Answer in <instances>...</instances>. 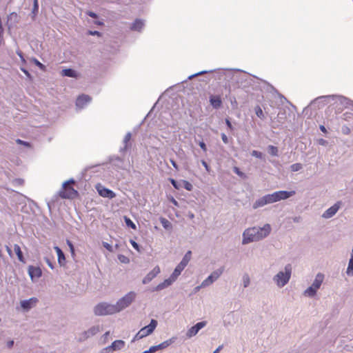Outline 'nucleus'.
Segmentation results:
<instances>
[{"label": "nucleus", "instance_id": "4c0bfd02", "mask_svg": "<svg viewBox=\"0 0 353 353\" xmlns=\"http://www.w3.org/2000/svg\"><path fill=\"white\" fill-rule=\"evenodd\" d=\"M124 220L127 226L131 228L132 229H136V225L129 217L124 216Z\"/></svg>", "mask_w": 353, "mask_h": 353}, {"label": "nucleus", "instance_id": "5701e85b", "mask_svg": "<svg viewBox=\"0 0 353 353\" xmlns=\"http://www.w3.org/2000/svg\"><path fill=\"white\" fill-rule=\"evenodd\" d=\"M234 314L233 312H230L228 314L223 320V325L224 327H227L228 326H232L234 325V322H232L234 319Z\"/></svg>", "mask_w": 353, "mask_h": 353}, {"label": "nucleus", "instance_id": "58836bf2", "mask_svg": "<svg viewBox=\"0 0 353 353\" xmlns=\"http://www.w3.org/2000/svg\"><path fill=\"white\" fill-rule=\"evenodd\" d=\"M302 168H303L302 164L297 163H294V164L291 165L290 170L292 172H297V171H299L300 170H301Z\"/></svg>", "mask_w": 353, "mask_h": 353}, {"label": "nucleus", "instance_id": "dca6fc26", "mask_svg": "<svg viewBox=\"0 0 353 353\" xmlns=\"http://www.w3.org/2000/svg\"><path fill=\"white\" fill-rule=\"evenodd\" d=\"M37 301V298L32 297L28 300L21 301L20 304L23 310L28 311L32 307V305Z\"/></svg>", "mask_w": 353, "mask_h": 353}, {"label": "nucleus", "instance_id": "6ab92c4d", "mask_svg": "<svg viewBox=\"0 0 353 353\" xmlns=\"http://www.w3.org/2000/svg\"><path fill=\"white\" fill-rule=\"evenodd\" d=\"M210 103L211 105L215 109L220 108L222 105L221 99L220 96H219V95L210 96Z\"/></svg>", "mask_w": 353, "mask_h": 353}, {"label": "nucleus", "instance_id": "ea45409f", "mask_svg": "<svg viewBox=\"0 0 353 353\" xmlns=\"http://www.w3.org/2000/svg\"><path fill=\"white\" fill-rule=\"evenodd\" d=\"M88 338H90V337L88 336L87 332L84 331V332H83L82 333H81L79 334L78 341H80V342H82V341H84L85 340H86Z\"/></svg>", "mask_w": 353, "mask_h": 353}, {"label": "nucleus", "instance_id": "a19ab883", "mask_svg": "<svg viewBox=\"0 0 353 353\" xmlns=\"http://www.w3.org/2000/svg\"><path fill=\"white\" fill-rule=\"evenodd\" d=\"M143 332H140L139 331L137 334L134 336V338L132 339V343H134L135 341L137 340H139L141 339H143V337H145V336L142 333Z\"/></svg>", "mask_w": 353, "mask_h": 353}, {"label": "nucleus", "instance_id": "13d9d810", "mask_svg": "<svg viewBox=\"0 0 353 353\" xmlns=\"http://www.w3.org/2000/svg\"><path fill=\"white\" fill-rule=\"evenodd\" d=\"M199 145L201 147V148L203 150V152H206L207 151L206 145H205V143L203 141H199Z\"/></svg>", "mask_w": 353, "mask_h": 353}, {"label": "nucleus", "instance_id": "864d4df0", "mask_svg": "<svg viewBox=\"0 0 353 353\" xmlns=\"http://www.w3.org/2000/svg\"><path fill=\"white\" fill-rule=\"evenodd\" d=\"M130 243L132 245V246L135 249L137 250V251H139V244L135 242L133 240H130Z\"/></svg>", "mask_w": 353, "mask_h": 353}, {"label": "nucleus", "instance_id": "aec40b11", "mask_svg": "<svg viewBox=\"0 0 353 353\" xmlns=\"http://www.w3.org/2000/svg\"><path fill=\"white\" fill-rule=\"evenodd\" d=\"M295 191H285V190H280L277 191L278 198L279 201L284 200L290 198V196L295 194Z\"/></svg>", "mask_w": 353, "mask_h": 353}, {"label": "nucleus", "instance_id": "69168bd1", "mask_svg": "<svg viewBox=\"0 0 353 353\" xmlns=\"http://www.w3.org/2000/svg\"><path fill=\"white\" fill-rule=\"evenodd\" d=\"M14 341H13V340H10V341H8L7 342V347H8V348H10H10H12V347H13V345H14Z\"/></svg>", "mask_w": 353, "mask_h": 353}, {"label": "nucleus", "instance_id": "9d476101", "mask_svg": "<svg viewBox=\"0 0 353 353\" xmlns=\"http://www.w3.org/2000/svg\"><path fill=\"white\" fill-rule=\"evenodd\" d=\"M341 205V201H337L332 206L326 210L322 214L323 219H330L334 216L338 210H339Z\"/></svg>", "mask_w": 353, "mask_h": 353}, {"label": "nucleus", "instance_id": "39448f33", "mask_svg": "<svg viewBox=\"0 0 353 353\" xmlns=\"http://www.w3.org/2000/svg\"><path fill=\"white\" fill-rule=\"evenodd\" d=\"M324 279V275L322 273H318L311 286L307 288L303 292L306 296L313 297L316 295L317 290L320 288Z\"/></svg>", "mask_w": 353, "mask_h": 353}, {"label": "nucleus", "instance_id": "6e6d98bb", "mask_svg": "<svg viewBox=\"0 0 353 353\" xmlns=\"http://www.w3.org/2000/svg\"><path fill=\"white\" fill-rule=\"evenodd\" d=\"M67 244H68V247L70 248V250L72 254H74V245H73L72 243L70 241L67 240Z\"/></svg>", "mask_w": 353, "mask_h": 353}, {"label": "nucleus", "instance_id": "4468645a", "mask_svg": "<svg viewBox=\"0 0 353 353\" xmlns=\"http://www.w3.org/2000/svg\"><path fill=\"white\" fill-rule=\"evenodd\" d=\"M125 346V342L123 340H116L112 343V344L107 347L105 350L109 352L113 351L119 350L123 348Z\"/></svg>", "mask_w": 353, "mask_h": 353}, {"label": "nucleus", "instance_id": "4be33fe9", "mask_svg": "<svg viewBox=\"0 0 353 353\" xmlns=\"http://www.w3.org/2000/svg\"><path fill=\"white\" fill-rule=\"evenodd\" d=\"M131 138H132V134H131V132H128L125 134V136L123 139V143L124 144V146L121 148V150H120L121 152H124L130 148L131 144H130V141L131 140Z\"/></svg>", "mask_w": 353, "mask_h": 353}, {"label": "nucleus", "instance_id": "2eb2a0df", "mask_svg": "<svg viewBox=\"0 0 353 353\" xmlns=\"http://www.w3.org/2000/svg\"><path fill=\"white\" fill-rule=\"evenodd\" d=\"M91 98L88 95L82 94L79 96L76 101V105L79 108H83L85 105L90 103Z\"/></svg>", "mask_w": 353, "mask_h": 353}, {"label": "nucleus", "instance_id": "603ef678", "mask_svg": "<svg viewBox=\"0 0 353 353\" xmlns=\"http://www.w3.org/2000/svg\"><path fill=\"white\" fill-rule=\"evenodd\" d=\"M342 132L345 134H348L350 132V129L347 126H343L341 128Z\"/></svg>", "mask_w": 353, "mask_h": 353}, {"label": "nucleus", "instance_id": "f704fd0d", "mask_svg": "<svg viewBox=\"0 0 353 353\" xmlns=\"http://www.w3.org/2000/svg\"><path fill=\"white\" fill-rule=\"evenodd\" d=\"M346 273L348 276H353V258H350Z\"/></svg>", "mask_w": 353, "mask_h": 353}, {"label": "nucleus", "instance_id": "b1692460", "mask_svg": "<svg viewBox=\"0 0 353 353\" xmlns=\"http://www.w3.org/2000/svg\"><path fill=\"white\" fill-rule=\"evenodd\" d=\"M28 273L32 279L34 276L40 277L41 276V270H40V268L34 266L29 267Z\"/></svg>", "mask_w": 353, "mask_h": 353}, {"label": "nucleus", "instance_id": "0eeeda50", "mask_svg": "<svg viewBox=\"0 0 353 353\" xmlns=\"http://www.w3.org/2000/svg\"><path fill=\"white\" fill-rule=\"evenodd\" d=\"M223 272V268L212 272L205 280L202 281V286L208 287L216 281Z\"/></svg>", "mask_w": 353, "mask_h": 353}, {"label": "nucleus", "instance_id": "c9c22d12", "mask_svg": "<svg viewBox=\"0 0 353 353\" xmlns=\"http://www.w3.org/2000/svg\"><path fill=\"white\" fill-rule=\"evenodd\" d=\"M243 285L244 288L248 287L250 283V279L248 274H244L242 277Z\"/></svg>", "mask_w": 353, "mask_h": 353}, {"label": "nucleus", "instance_id": "4d7b16f0", "mask_svg": "<svg viewBox=\"0 0 353 353\" xmlns=\"http://www.w3.org/2000/svg\"><path fill=\"white\" fill-rule=\"evenodd\" d=\"M221 139H222L223 142L225 144H228L229 142L227 135L224 133L221 134Z\"/></svg>", "mask_w": 353, "mask_h": 353}, {"label": "nucleus", "instance_id": "37998d69", "mask_svg": "<svg viewBox=\"0 0 353 353\" xmlns=\"http://www.w3.org/2000/svg\"><path fill=\"white\" fill-rule=\"evenodd\" d=\"M252 156L261 159L263 158V154L257 150H252L251 152Z\"/></svg>", "mask_w": 353, "mask_h": 353}, {"label": "nucleus", "instance_id": "7c9ffc66", "mask_svg": "<svg viewBox=\"0 0 353 353\" xmlns=\"http://www.w3.org/2000/svg\"><path fill=\"white\" fill-rule=\"evenodd\" d=\"M159 220H160V222H161L162 226L165 230H170L172 229V225L168 219H166L164 217H161Z\"/></svg>", "mask_w": 353, "mask_h": 353}, {"label": "nucleus", "instance_id": "49530a36", "mask_svg": "<svg viewBox=\"0 0 353 353\" xmlns=\"http://www.w3.org/2000/svg\"><path fill=\"white\" fill-rule=\"evenodd\" d=\"M256 114L259 118H263V110L259 106L256 108Z\"/></svg>", "mask_w": 353, "mask_h": 353}, {"label": "nucleus", "instance_id": "e433bc0d", "mask_svg": "<svg viewBox=\"0 0 353 353\" xmlns=\"http://www.w3.org/2000/svg\"><path fill=\"white\" fill-rule=\"evenodd\" d=\"M112 163L114 165L122 168L123 160L120 157H116L112 159Z\"/></svg>", "mask_w": 353, "mask_h": 353}, {"label": "nucleus", "instance_id": "5fc2aeb1", "mask_svg": "<svg viewBox=\"0 0 353 353\" xmlns=\"http://www.w3.org/2000/svg\"><path fill=\"white\" fill-rule=\"evenodd\" d=\"M88 34L89 35H93V36H101V33L99 31L97 30H88Z\"/></svg>", "mask_w": 353, "mask_h": 353}, {"label": "nucleus", "instance_id": "a878e982", "mask_svg": "<svg viewBox=\"0 0 353 353\" xmlns=\"http://www.w3.org/2000/svg\"><path fill=\"white\" fill-rule=\"evenodd\" d=\"M191 256H192V252L189 250L185 253V254L183 257L181 261L179 264L185 268L187 266V265L188 264L189 261H190Z\"/></svg>", "mask_w": 353, "mask_h": 353}, {"label": "nucleus", "instance_id": "bb28decb", "mask_svg": "<svg viewBox=\"0 0 353 353\" xmlns=\"http://www.w3.org/2000/svg\"><path fill=\"white\" fill-rule=\"evenodd\" d=\"M61 74H62V76H64V77H74V78L77 77V72L71 68L63 69L61 71Z\"/></svg>", "mask_w": 353, "mask_h": 353}, {"label": "nucleus", "instance_id": "79ce46f5", "mask_svg": "<svg viewBox=\"0 0 353 353\" xmlns=\"http://www.w3.org/2000/svg\"><path fill=\"white\" fill-rule=\"evenodd\" d=\"M183 188L185 190H187L188 191H191L192 190L193 186L190 182H188L187 181H183Z\"/></svg>", "mask_w": 353, "mask_h": 353}, {"label": "nucleus", "instance_id": "0e129e2a", "mask_svg": "<svg viewBox=\"0 0 353 353\" xmlns=\"http://www.w3.org/2000/svg\"><path fill=\"white\" fill-rule=\"evenodd\" d=\"M87 14L94 19H97L98 17V15L92 11L87 12Z\"/></svg>", "mask_w": 353, "mask_h": 353}, {"label": "nucleus", "instance_id": "f3484780", "mask_svg": "<svg viewBox=\"0 0 353 353\" xmlns=\"http://www.w3.org/2000/svg\"><path fill=\"white\" fill-rule=\"evenodd\" d=\"M145 26V21L143 19H137L131 25L130 29L133 31L141 32Z\"/></svg>", "mask_w": 353, "mask_h": 353}, {"label": "nucleus", "instance_id": "774afa93", "mask_svg": "<svg viewBox=\"0 0 353 353\" xmlns=\"http://www.w3.org/2000/svg\"><path fill=\"white\" fill-rule=\"evenodd\" d=\"M225 123L227 125V126L230 128V129H232V125L231 123V122L228 120V119H225Z\"/></svg>", "mask_w": 353, "mask_h": 353}, {"label": "nucleus", "instance_id": "a211bd4d", "mask_svg": "<svg viewBox=\"0 0 353 353\" xmlns=\"http://www.w3.org/2000/svg\"><path fill=\"white\" fill-rule=\"evenodd\" d=\"M174 281L172 279V278L170 276L168 279H165L163 282L160 283L159 285H157L153 290V291H161L170 285H171Z\"/></svg>", "mask_w": 353, "mask_h": 353}, {"label": "nucleus", "instance_id": "393cba45", "mask_svg": "<svg viewBox=\"0 0 353 353\" xmlns=\"http://www.w3.org/2000/svg\"><path fill=\"white\" fill-rule=\"evenodd\" d=\"M54 250H55V251H56V252L57 254L59 263L61 265H63L64 262H65V260L64 253L63 252L61 249L59 248L58 246H55L54 247Z\"/></svg>", "mask_w": 353, "mask_h": 353}, {"label": "nucleus", "instance_id": "338daca9", "mask_svg": "<svg viewBox=\"0 0 353 353\" xmlns=\"http://www.w3.org/2000/svg\"><path fill=\"white\" fill-rule=\"evenodd\" d=\"M206 288V287L205 286H202V283H201L200 285H198V286L194 288V292L196 293L198 291H199L201 288Z\"/></svg>", "mask_w": 353, "mask_h": 353}, {"label": "nucleus", "instance_id": "f03ea898", "mask_svg": "<svg viewBox=\"0 0 353 353\" xmlns=\"http://www.w3.org/2000/svg\"><path fill=\"white\" fill-rule=\"evenodd\" d=\"M284 272L280 271L273 277V281L277 286L282 288L285 286L289 281L292 274V266L288 264L285 266Z\"/></svg>", "mask_w": 353, "mask_h": 353}, {"label": "nucleus", "instance_id": "f257e3e1", "mask_svg": "<svg viewBox=\"0 0 353 353\" xmlns=\"http://www.w3.org/2000/svg\"><path fill=\"white\" fill-rule=\"evenodd\" d=\"M271 232V227L265 224L263 227H253L244 230L243 232L242 244L246 245L251 242L260 241L268 236Z\"/></svg>", "mask_w": 353, "mask_h": 353}, {"label": "nucleus", "instance_id": "c85d7f7f", "mask_svg": "<svg viewBox=\"0 0 353 353\" xmlns=\"http://www.w3.org/2000/svg\"><path fill=\"white\" fill-rule=\"evenodd\" d=\"M14 252L17 256V258L19 259V261L22 262V263H25V259H24V257H23V252L21 250V248L19 247V245L17 244H14Z\"/></svg>", "mask_w": 353, "mask_h": 353}, {"label": "nucleus", "instance_id": "2f4dec72", "mask_svg": "<svg viewBox=\"0 0 353 353\" xmlns=\"http://www.w3.org/2000/svg\"><path fill=\"white\" fill-rule=\"evenodd\" d=\"M99 331H100V328H99V325L92 326V327H90V329L86 330L89 337L94 336L98 332H99Z\"/></svg>", "mask_w": 353, "mask_h": 353}, {"label": "nucleus", "instance_id": "7ed1b4c3", "mask_svg": "<svg viewBox=\"0 0 353 353\" xmlns=\"http://www.w3.org/2000/svg\"><path fill=\"white\" fill-rule=\"evenodd\" d=\"M94 313L97 316L110 315L117 313L114 304L101 302L94 308Z\"/></svg>", "mask_w": 353, "mask_h": 353}, {"label": "nucleus", "instance_id": "1a4fd4ad", "mask_svg": "<svg viewBox=\"0 0 353 353\" xmlns=\"http://www.w3.org/2000/svg\"><path fill=\"white\" fill-rule=\"evenodd\" d=\"M334 99L333 95H327V96H321L319 97L314 100H313L309 106H315L316 105L318 108H321L323 107L329 101L330 99Z\"/></svg>", "mask_w": 353, "mask_h": 353}, {"label": "nucleus", "instance_id": "680f3d73", "mask_svg": "<svg viewBox=\"0 0 353 353\" xmlns=\"http://www.w3.org/2000/svg\"><path fill=\"white\" fill-rule=\"evenodd\" d=\"M170 183L173 185V187L176 189H179V186L178 185V183L173 179H170Z\"/></svg>", "mask_w": 353, "mask_h": 353}, {"label": "nucleus", "instance_id": "c756f323", "mask_svg": "<svg viewBox=\"0 0 353 353\" xmlns=\"http://www.w3.org/2000/svg\"><path fill=\"white\" fill-rule=\"evenodd\" d=\"M174 341V339H170L167 341H163V343L154 345L156 347L157 351L159 350H163L170 345Z\"/></svg>", "mask_w": 353, "mask_h": 353}, {"label": "nucleus", "instance_id": "c03bdc74", "mask_svg": "<svg viewBox=\"0 0 353 353\" xmlns=\"http://www.w3.org/2000/svg\"><path fill=\"white\" fill-rule=\"evenodd\" d=\"M39 11V3L38 0H34L32 13L36 14Z\"/></svg>", "mask_w": 353, "mask_h": 353}, {"label": "nucleus", "instance_id": "de8ad7c7", "mask_svg": "<svg viewBox=\"0 0 353 353\" xmlns=\"http://www.w3.org/2000/svg\"><path fill=\"white\" fill-rule=\"evenodd\" d=\"M212 72V70H210V71H207V70L201 71L199 72H197V73H196L194 74H192V75L188 77V79H191L192 78H193L194 77H196V76H199V75H201V74H206L208 72Z\"/></svg>", "mask_w": 353, "mask_h": 353}, {"label": "nucleus", "instance_id": "412c9836", "mask_svg": "<svg viewBox=\"0 0 353 353\" xmlns=\"http://www.w3.org/2000/svg\"><path fill=\"white\" fill-rule=\"evenodd\" d=\"M270 204L267 195L257 199L253 204V208L256 209L264 206L265 205Z\"/></svg>", "mask_w": 353, "mask_h": 353}, {"label": "nucleus", "instance_id": "ddd939ff", "mask_svg": "<svg viewBox=\"0 0 353 353\" xmlns=\"http://www.w3.org/2000/svg\"><path fill=\"white\" fill-rule=\"evenodd\" d=\"M157 326V321L154 319H152L150 323L148 325L141 328L139 331L143 332V334L145 336H147L153 332Z\"/></svg>", "mask_w": 353, "mask_h": 353}, {"label": "nucleus", "instance_id": "6e6552de", "mask_svg": "<svg viewBox=\"0 0 353 353\" xmlns=\"http://www.w3.org/2000/svg\"><path fill=\"white\" fill-rule=\"evenodd\" d=\"M96 189L99 194L102 197L111 199L116 196V194L112 190L105 188L101 184H97L96 185Z\"/></svg>", "mask_w": 353, "mask_h": 353}, {"label": "nucleus", "instance_id": "09e8293b", "mask_svg": "<svg viewBox=\"0 0 353 353\" xmlns=\"http://www.w3.org/2000/svg\"><path fill=\"white\" fill-rule=\"evenodd\" d=\"M318 143L323 146H327L328 145V141L323 139H319L318 140Z\"/></svg>", "mask_w": 353, "mask_h": 353}, {"label": "nucleus", "instance_id": "e2e57ef3", "mask_svg": "<svg viewBox=\"0 0 353 353\" xmlns=\"http://www.w3.org/2000/svg\"><path fill=\"white\" fill-rule=\"evenodd\" d=\"M170 161L171 164L172 165V166L174 168V169L178 171L179 170V166L176 164V161L172 159H170Z\"/></svg>", "mask_w": 353, "mask_h": 353}, {"label": "nucleus", "instance_id": "8fccbe9b", "mask_svg": "<svg viewBox=\"0 0 353 353\" xmlns=\"http://www.w3.org/2000/svg\"><path fill=\"white\" fill-rule=\"evenodd\" d=\"M34 61L35 65H37L40 69H41V70L45 69V65L43 64H42L41 62H39L37 59H34Z\"/></svg>", "mask_w": 353, "mask_h": 353}, {"label": "nucleus", "instance_id": "3c124183", "mask_svg": "<svg viewBox=\"0 0 353 353\" xmlns=\"http://www.w3.org/2000/svg\"><path fill=\"white\" fill-rule=\"evenodd\" d=\"M233 170L237 175L240 176H244V173L241 172L237 167H234Z\"/></svg>", "mask_w": 353, "mask_h": 353}, {"label": "nucleus", "instance_id": "f8f14e48", "mask_svg": "<svg viewBox=\"0 0 353 353\" xmlns=\"http://www.w3.org/2000/svg\"><path fill=\"white\" fill-rule=\"evenodd\" d=\"M160 268L157 265L155 266L152 270H151L143 279L142 283L143 284H147L150 283L153 279H154L159 273H160Z\"/></svg>", "mask_w": 353, "mask_h": 353}, {"label": "nucleus", "instance_id": "a18cd8bd", "mask_svg": "<svg viewBox=\"0 0 353 353\" xmlns=\"http://www.w3.org/2000/svg\"><path fill=\"white\" fill-rule=\"evenodd\" d=\"M103 246L107 249L109 252H114L112 246L107 242H103Z\"/></svg>", "mask_w": 353, "mask_h": 353}, {"label": "nucleus", "instance_id": "72a5a7b5", "mask_svg": "<svg viewBox=\"0 0 353 353\" xmlns=\"http://www.w3.org/2000/svg\"><path fill=\"white\" fill-rule=\"evenodd\" d=\"M268 149L269 154L272 156L277 157L279 155V150L277 147L274 145H269Z\"/></svg>", "mask_w": 353, "mask_h": 353}, {"label": "nucleus", "instance_id": "473e14b6", "mask_svg": "<svg viewBox=\"0 0 353 353\" xmlns=\"http://www.w3.org/2000/svg\"><path fill=\"white\" fill-rule=\"evenodd\" d=\"M270 203L279 201L278 198L277 192H274L272 194H266Z\"/></svg>", "mask_w": 353, "mask_h": 353}, {"label": "nucleus", "instance_id": "9b49d317", "mask_svg": "<svg viewBox=\"0 0 353 353\" xmlns=\"http://www.w3.org/2000/svg\"><path fill=\"white\" fill-rule=\"evenodd\" d=\"M206 324H207V322L203 321L199 322L194 326L191 327L186 332L187 337L191 338V337L195 336L201 329H202L203 327H204L206 325Z\"/></svg>", "mask_w": 353, "mask_h": 353}, {"label": "nucleus", "instance_id": "423d86ee", "mask_svg": "<svg viewBox=\"0 0 353 353\" xmlns=\"http://www.w3.org/2000/svg\"><path fill=\"white\" fill-rule=\"evenodd\" d=\"M74 183V181L73 179H70L63 183V188L65 190V191L60 192L61 197L64 199H69L72 195L77 194V191H76L74 188H72L70 186V184Z\"/></svg>", "mask_w": 353, "mask_h": 353}, {"label": "nucleus", "instance_id": "cd10ccee", "mask_svg": "<svg viewBox=\"0 0 353 353\" xmlns=\"http://www.w3.org/2000/svg\"><path fill=\"white\" fill-rule=\"evenodd\" d=\"M183 270H184V268H183L179 264H178L177 266L175 268L172 274L170 275V277L172 278V279H173L175 281Z\"/></svg>", "mask_w": 353, "mask_h": 353}, {"label": "nucleus", "instance_id": "bf43d9fd", "mask_svg": "<svg viewBox=\"0 0 353 353\" xmlns=\"http://www.w3.org/2000/svg\"><path fill=\"white\" fill-rule=\"evenodd\" d=\"M201 162L202 165H203V167L205 168V169L206 170V171H207L208 172H210V166H209V165H208V163H206V161H204V160H201Z\"/></svg>", "mask_w": 353, "mask_h": 353}, {"label": "nucleus", "instance_id": "052dcab7", "mask_svg": "<svg viewBox=\"0 0 353 353\" xmlns=\"http://www.w3.org/2000/svg\"><path fill=\"white\" fill-rule=\"evenodd\" d=\"M17 143H18L19 144H21V145H23L25 146H27V147H29L30 146V143L28 142H26V141H22L21 139H17Z\"/></svg>", "mask_w": 353, "mask_h": 353}, {"label": "nucleus", "instance_id": "20e7f679", "mask_svg": "<svg viewBox=\"0 0 353 353\" xmlns=\"http://www.w3.org/2000/svg\"><path fill=\"white\" fill-rule=\"evenodd\" d=\"M137 294L134 291H130L126 294L124 296L121 298L114 304L117 312H119L128 307L134 301Z\"/></svg>", "mask_w": 353, "mask_h": 353}]
</instances>
